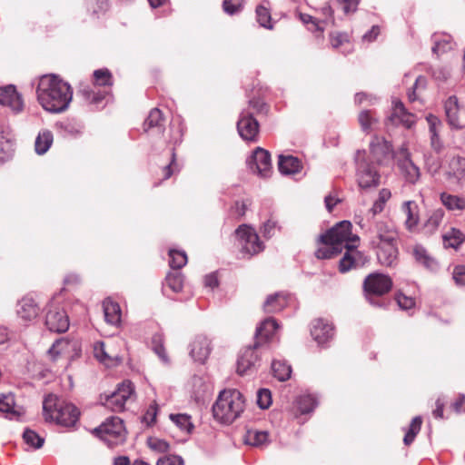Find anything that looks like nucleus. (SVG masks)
<instances>
[{
  "mask_svg": "<svg viewBox=\"0 0 465 465\" xmlns=\"http://www.w3.org/2000/svg\"><path fill=\"white\" fill-rule=\"evenodd\" d=\"M319 242H328L331 245L340 247L342 252L346 250L340 261L339 270L347 272L350 270L364 264L363 255L357 250L360 238L351 232L350 221H341L318 238Z\"/></svg>",
  "mask_w": 465,
  "mask_h": 465,
  "instance_id": "nucleus-1",
  "label": "nucleus"
},
{
  "mask_svg": "<svg viewBox=\"0 0 465 465\" xmlns=\"http://www.w3.org/2000/svg\"><path fill=\"white\" fill-rule=\"evenodd\" d=\"M36 97L44 110L60 114L67 110L73 99L71 85L55 74L40 77L36 88Z\"/></svg>",
  "mask_w": 465,
  "mask_h": 465,
  "instance_id": "nucleus-2",
  "label": "nucleus"
},
{
  "mask_svg": "<svg viewBox=\"0 0 465 465\" xmlns=\"http://www.w3.org/2000/svg\"><path fill=\"white\" fill-rule=\"evenodd\" d=\"M244 409L243 395L238 390L225 389L219 393L212 410L218 422L229 425L242 415Z\"/></svg>",
  "mask_w": 465,
  "mask_h": 465,
  "instance_id": "nucleus-3",
  "label": "nucleus"
},
{
  "mask_svg": "<svg viewBox=\"0 0 465 465\" xmlns=\"http://www.w3.org/2000/svg\"><path fill=\"white\" fill-rule=\"evenodd\" d=\"M395 157H397L398 166L406 181L415 183L420 179V172L411 161L408 150L402 147L396 154L390 142L384 140L380 143V165H391Z\"/></svg>",
  "mask_w": 465,
  "mask_h": 465,
  "instance_id": "nucleus-4",
  "label": "nucleus"
},
{
  "mask_svg": "<svg viewBox=\"0 0 465 465\" xmlns=\"http://www.w3.org/2000/svg\"><path fill=\"white\" fill-rule=\"evenodd\" d=\"M374 142L370 143L369 152L362 150L356 153L357 182L361 190L368 191L378 183V154Z\"/></svg>",
  "mask_w": 465,
  "mask_h": 465,
  "instance_id": "nucleus-5",
  "label": "nucleus"
},
{
  "mask_svg": "<svg viewBox=\"0 0 465 465\" xmlns=\"http://www.w3.org/2000/svg\"><path fill=\"white\" fill-rule=\"evenodd\" d=\"M44 415L46 420H54L64 427H72L79 420L80 411L73 403L58 400L53 395L47 396L43 403Z\"/></svg>",
  "mask_w": 465,
  "mask_h": 465,
  "instance_id": "nucleus-6",
  "label": "nucleus"
},
{
  "mask_svg": "<svg viewBox=\"0 0 465 465\" xmlns=\"http://www.w3.org/2000/svg\"><path fill=\"white\" fill-rule=\"evenodd\" d=\"M94 432L110 448L122 444L126 438L123 420L114 416L107 418L99 427L94 429Z\"/></svg>",
  "mask_w": 465,
  "mask_h": 465,
  "instance_id": "nucleus-7",
  "label": "nucleus"
},
{
  "mask_svg": "<svg viewBox=\"0 0 465 465\" xmlns=\"http://www.w3.org/2000/svg\"><path fill=\"white\" fill-rule=\"evenodd\" d=\"M399 235L393 225L380 226V262L391 266L398 256Z\"/></svg>",
  "mask_w": 465,
  "mask_h": 465,
  "instance_id": "nucleus-8",
  "label": "nucleus"
},
{
  "mask_svg": "<svg viewBox=\"0 0 465 465\" xmlns=\"http://www.w3.org/2000/svg\"><path fill=\"white\" fill-rule=\"evenodd\" d=\"M45 325L50 331L64 332L69 328V319L64 310L54 299H52L45 307Z\"/></svg>",
  "mask_w": 465,
  "mask_h": 465,
  "instance_id": "nucleus-9",
  "label": "nucleus"
},
{
  "mask_svg": "<svg viewBox=\"0 0 465 465\" xmlns=\"http://www.w3.org/2000/svg\"><path fill=\"white\" fill-rule=\"evenodd\" d=\"M236 237L244 254L252 256L263 250V243L253 228L242 224L235 231Z\"/></svg>",
  "mask_w": 465,
  "mask_h": 465,
  "instance_id": "nucleus-10",
  "label": "nucleus"
},
{
  "mask_svg": "<svg viewBox=\"0 0 465 465\" xmlns=\"http://www.w3.org/2000/svg\"><path fill=\"white\" fill-rule=\"evenodd\" d=\"M444 108L448 123L452 128L465 127V95L450 96L445 102Z\"/></svg>",
  "mask_w": 465,
  "mask_h": 465,
  "instance_id": "nucleus-11",
  "label": "nucleus"
},
{
  "mask_svg": "<svg viewBox=\"0 0 465 465\" xmlns=\"http://www.w3.org/2000/svg\"><path fill=\"white\" fill-rule=\"evenodd\" d=\"M134 389L131 381H125L121 383L117 390L107 395L104 405L114 412H120L124 410L125 403L131 400Z\"/></svg>",
  "mask_w": 465,
  "mask_h": 465,
  "instance_id": "nucleus-12",
  "label": "nucleus"
},
{
  "mask_svg": "<svg viewBox=\"0 0 465 465\" xmlns=\"http://www.w3.org/2000/svg\"><path fill=\"white\" fill-rule=\"evenodd\" d=\"M262 348L250 345L245 347L241 352L237 360V372L240 375H247L255 371L260 362V356Z\"/></svg>",
  "mask_w": 465,
  "mask_h": 465,
  "instance_id": "nucleus-13",
  "label": "nucleus"
},
{
  "mask_svg": "<svg viewBox=\"0 0 465 465\" xmlns=\"http://www.w3.org/2000/svg\"><path fill=\"white\" fill-rule=\"evenodd\" d=\"M259 123L252 115V112L242 110L237 122L239 135L244 141L255 142L259 134Z\"/></svg>",
  "mask_w": 465,
  "mask_h": 465,
  "instance_id": "nucleus-14",
  "label": "nucleus"
},
{
  "mask_svg": "<svg viewBox=\"0 0 465 465\" xmlns=\"http://www.w3.org/2000/svg\"><path fill=\"white\" fill-rule=\"evenodd\" d=\"M249 168L257 175L267 178L272 173V161L268 151L257 147L247 160Z\"/></svg>",
  "mask_w": 465,
  "mask_h": 465,
  "instance_id": "nucleus-15",
  "label": "nucleus"
},
{
  "mask_svg": "<svg viewBox=\"0 0 465 465\" xmlns=\"http://www.w3.org/2000/svg\"><path fill=\"white\" fill-rule=\"evenodd\" d=\"M311 335L319 346H328L334 337V326L326 319H315L311 323Z\"/></svg>",
  "mask_w": 465,
  "mask_h": 465,
  "instance_id": "nucleus-16",
  "label": "nucleus"
},
{
  "mask_svg": "<svg viewBox=\"0 0 465 465\" xmlns=\"http://www.w3.org/2000/svg\"><path fill=\"white\" fill-rule=\"evenodd\" d=\"M415 122V115L411 113H409L400 100L395 99L392 101V109L386 122L387 125H402L403 127L409 129L412 127Z\"/></svg>",
  "mask_w": 465,
  "mask_h": 465,
  "instance_id": "nucleus-17",
  "label": "nucleus"
},
{
  "mask_svg": "<svg viewBox=\"0 0 465 465\" xmlns=\"http://www.w3.org/2000/svg\"><path fill=\"white\" fill-rule=\"evenodd\" d=\"M40 312L41 308L38 302L29 294L21 298L16 303L15 313L25 323L36 319Z\"/></svg>",
  "mask_w": 465,
  "mask_h": 465,
  "instance_id": "nucleus-18",
  "label": "nucleus"
},
{
  "mask_svg": "<svg viewBox=\"0 0 465 465\" xmlns=\"http://www.w3.org/2000/svg\"><path fill=\"white\" fill-rule=\"evenodd\" d=\"M0 104L8 107L15 114L21 113L25 107L22 94L13 84L0 87Z\"/></svg>",
  "mask_w": 465,
  "mask_h": 465,
  "instance_id": "nucleus-19",
  "label": "nucleus"
},
{
  "mask_svg": "<svg viewBox=\"0 0 465 465\" xmlns=\"http://www.w3.org/2000/svg\"><path fill=\"white\" fill-rule=\"evenodd\" d=\"M188 348L189 354L193 361L202 364L205 362L212 351L211 341L204 335H196Z\"/></svg>",
  "mask_w": 465,
  "mask_h": 465,
  "instance_id": "nucleus-20",
  "label": "nucleus"
},
{
  "mask_svg": "<svg viewBox=\"0 0 465 465\" xmlns=\"http://www.w3.org/2000/svg\"><path fill=\"white\" fill-rule=\"evenodd\" d=\"M279 328L278 322L273 318H266L257 327L255 332V347L263 349L264 345L273 337Z\"/></svg>",
  "mask_w": 465,
  "mask_h": 465,
  "instance_id": "nucleus-21",
  "label": "nucleus"
},
{
  "mask_svg": "<svg viewBox=\"0 0 465 465\" xmlns=\"http://www.w3.org/2000/svg\"><path fill=\"white\" fill-rule=\"evenodd\" d=\"M446 176L450 183L463 186L465 184V158L461 156L452 157Z\"/></svg>",
  "mask_w": 465,
  "mask_h": 465,
  "instance_id": "nucleus-22",
  "label": "nucleus"
},
{
  "mask_svg": "<svg viewBox=\"0 0 465 465\" xmlns=\"http://www.w3.org/2000/svg\"><path fill=\"white\" fill-rule=\"evenodd\" d=\"M94 357L107 367L117 365L122 358L117 352L111 351L110 346L98 341L94 347Z\"/></svg>",
  "mask_w": 465,
  "mask_h": 465,
  "instance_id": "nucleus-23",
  "label": "nucleus"
},
{
  "mask_svg": "<svg viewBox=\"0 0 465 465\" xmlns=\"http://www.w3.org/2000/svg\"><path fill=\"white\" fill-rule=\"evenodd\" d=\"M15 151V140L9 127H0V163L8 161Z\"/></svg>",
  "mask_w": 465,
  "mask_h": 465,
  "instance_id": "nucleus-24",
  "label": "nucleus"
},
{
  "mask_svg": "<svg viewBox=\"0 0 465 465\" xmlns=\"http://www.w3.org/2000/svg\"><path fill=\"white\" fill-rule=\"evenodd\" d=\"M362 291L365 300L371 305H378V272L369 274L364 279Z\"/></svg>",
  "mask_w": 465,
  "mask_h": 465,
  "instance_id": "nucleus-25",
  "label": "nucleus"
},
{
  "mask_svg": "<svg viewBox=\"0 0 465 465\" xmlns=\"http://www.w3.org/2000/svg\"><path fill=\"white\" fill-rule=\"evenodd\" d=\"M290 296L283 292L269 295L263 303L264 312L276 313L282 311L289 304Z\"/></svg>",
  "mask_w": 465,
  "mask_h": 465,
  "instance_id": "nucleus-26",
  "label": "nucleus"
},
{
  "mask_svg": "<svg viewBox=\"0 0 465 465\" xmlns=\"http://www.w3.org/2000/svg\"><path fill=\"white\" fill-rule=\"evenodd\" d=\"M318 405V400L315 395L311 393L301 394L294 401L295 412L297 417L299 414H307L315 409Z\"/></svg>",
  "mask_w": 465,
  "mask_h": 465,
  "instance_id": "nucleus-27",
  "label": "nucleus"
},
{
  "mask_svg": "<svg viewBox=\"0 0 465 465\" xmlns=\"http://www.w3.org/2000/svg\"><path fill=\"white\" fill-rule=\"evenodd\" d=\"M330 44L333 49L341 48L343 54H351L353 51V45L351 43L350 35L344 32H332L329 35Z\"/></svg>",
  "mask_w": 465,
  "mask_h": 465,
  "instance_id": "nucleus-28",
  "label": "nucleus"
},
{
  "mask_svg": "<svg viewBox=\"0 0 465 465\" xmlns=\"http://www.w3.org/2000/svg\"><path fill=\"white\" fill-rule=\"evenodd\" d=\"M278 169L283 175H292L298 173L301 171L302 163L297 157L292 155H280Z\"/></svg>",
  "mask_w": 465,
  "mask_h": 465,
  "instance_id": "nucleus-29",
  "label": "nucleus"
},
{
  "mask_svg": "<svg viewBox=\"0 0 465 465\" xmlns=\"http://www.w3.org/2000/svg\"><path fill=\"white\" fill-rule=\"evenodd\" d=\"M103 308L106 322L115 326L118 325L122 317L120 305L112 299L107 298L103 302Z\"/></svg>",
  "mask_w": 465,
  "mask_h": 465,
  "instance_id": "nucleus-30",
  "label": "nucleus"
},
{
  "mask_svg": "<svg viewBox=\"0 0 465 465\" xmlns=\"http://www.w3.org/2000/svg\"><path fill=\"white\" fill-rule=\"evenodd\" d=\"M378 206V200L373 202L372 207L366 212L360 208L355 213V223L364 230L371 229L372 223H375L376 208Z\"/></svg>",
  "mask_w": 465,
  "mask_h": 465,
  "instance_id": "nucleus-31",
  "label": "nucleus"
},
{
  "mask_svg": "<svg viewBox=\"0 0 465 465\" xmlns=\"http://www.w3.org/2000/svg\"><path fill=\"white\" fill-rule=\"evenodd\" d=\"M412 253L416 262L423 265L426 269L432 272L438 270V262L428 253L423 246L419 244L415 245Z\"/></svg>",
  "mask_w": 465,
  "mask_h": 465,
  "instance_id": "nucleus-32",
  "label": "nucleus"
},
{
  "mask_svg": "<svg viewBox=\"0 0 465 465\" xmlns=\"http://www.w3.org/2000/svg\"><path fill=\"white\" fill-rule=\"evenodd\" d=\"M426 120L428 122V124H429V131H430V144H431V147L436 151V152H440L442 148V143L440 142V139L439 137V131H440V128L441 126V122L440 121V119L433 115V114H429L427 117H426Z\"/></svg>",
  "mask_w": 465,
  "mask_h": 465,
  "instance_id": "nucleus-33",
  "label": "nucleus"
},
{
  "mask_svg": "<svg viewBox=\"0 0 465 465\" xmlns=\"http://www.w3.org/2000/svg\"><path fill=\"white\" fill-rule=\"evenodd\" d=\"M432 39L434 42L432 52L437 55L452 50L455 45L452 37L449 35L435 34L432 36Z\"/></svg>",
  "mask_w": 465,
  "mask_h": 465,
  "instance_id": "nucleus-34",
  "label": "nucleus"
},
{
  "mask_svg": "<svg viewBox=\"0 0 465 465\" xmlns=\"http://www.w3.org/2000/svg\"><path fill=\"white\" fill-rule=\"evenodd\" d=\"M402 211L406 214V227L409 231H413L419 223L418 205L414 201H407L402 205Z\"/></svg>",
  "mask_w": 465,
  "mask_h": 465,
  "instance_id": "nucleus-35",
  "label": "nucleus"
},
{
  "mask_svg": "<svg viewBox=\"0 0 465 465\" xmlns=\"http://www.w3.org/2000/svg\"><path fill=\"white\" fill-rule=\"evenodd\" d=\"M54 141V136L51 131L42 130L39 132L35 142V153L39 155L45 154L51 147Z\"/></svg>",
  "mask_w": 465,
  "mask_h": 465,
  "instance_id": "nucleus-36",
  "label": "nucleus"
},
{
  "mask_svg": "<svg viewBox=\"0 0 465 465\" xmlns=\"http://www.w3.org/2000/svg\"><path fill=\"white\" fill-rule=\"evenodd\" d=\"M444 217V211L442 209L434 210L425 222L422 232L424 234H433L440 227Z\"/></svg>",
  "mask_w": 465,
  "mask_h": 465,
  "instance_id": "nucleus-37",
  "label": "nucleus"
},
{
  "mask_svg": "<svg viewBox=\"0 0 465 465\" xmlns=\"http://www.w3.org/2000/svg\"><path fill=\"white\" fill-rule=\"evenodd\" d=\"M245 442L255 447H263L269 442V434L266 430H249L245 436Z\"/></svg>",
  "mask_w": 465,
  "mask_h": 465,
  "instance_id": "nucleus-38",
  "label": "nucleus"
},
{
  "mask_svg": "<svg viewBox=\"0 0 465 465\" xmlns=\"http://www.w3.org/2000/svg\"><path fill=\"white\" fill-rule=\"evenodd\" d=\"M272 370L274 377L280 381H285L291 378L292 367L285 361H272Z\"/></svg>",
  "mask_w": 465,
  "mask_h": 465,
  "instance_id": "nucleus-39",
  "label": "nucleus"
},
{
  "mask_svg": "<svg viewBox=\"0 0 465 465\" xmlns=\"http://www.w3.org/2000/svg\"><path fill=\"white\" fill-rule=\"evenodd\" d=\"M440 201L450 211H460L465 209V199L458 195L442 193L440 194Z\"/></svg>",
  "mask_w": 465,
  "mask_h": 465,
  "instance_id": "nucleus-40",
  "label": "nucleus"
},
{
  "mask_svg": "<svg viewBox=\"0 0 465 465\" xmlns=\"http://www.w3.org/2000/svg\"><path fill=\"white\" fill-rule=\"evenodd\" d=\"M0 411L5 412L10 419L17 417L20 412L15 410V397L13 394L0 395Z\"/></svg>",
  "mask_w": 465,
  "mask_h": 465,
  "instance_id": "nucleus-41",
  "label": "nucleus"
},
{
  "mask_svg": "<svg viewBox=\"0 0 465 465\" xmlns=\"http://www.w3.org/2000/svg\"><path fill=\"white\" fill-rule=\"evenodd\" d=\"M465 240L464 234L458 229L451 228L450 232L443 235V243L445 247L457 249Z\"/></svg>",
  "mask_w": 465,
  "mask_h": 465,
  "instance_id": "nucleus-42",
  "label": "nucleus"
},
{
  "mask_svg": "<svg viewBox=\"0 0 465 465\" xmlns=\"http://www.w3.org/2000/svg\"><path fill=\"white\" fill-rule=\"evenodd\" d=\"M23 440L27 446H29L35 450H38V449L42 448V446L45 443V438L41 437L35 430H30V429H26L24 431Z\"/></svg>",
  "mask_w": 465,
  "mask_h": 465,
  "instance_id": "nucleus-43",
  "label": "nucleus"
},
{
  "mask_svg": "<svg viewBox=\"0 0 465 465\" xmlns=\"http://www.w3.org/2000/svg\"><path fill=\"white\" fill-rule=\"evenodd\" d=\"M422 419L420 416H416L412 419L409 429L403 438V442L405 445H410L413 442L416 435L419 433L421 428Z\"/></svg>",
  "mask_w": 465,
  "mask_h": 465,
  "instance_id": "nucleus-44",
  "label": "nucleus"
},
{
  "mask_svg": "<svg viewBox=\"0 0 465 465\" xmlns=\"http://www.w3.org/2000/svg\"><path fill=\"white\" fill-rule=\"evenodd\" d=\"M169 265L172 269H181L187 263V255L183 251L171 249L169 251Z\"/></svg>",
  "mask_w": 465,
  "mask_h": 465,
  "instance_id": "nucleus-45",
  "label": "nucleus"
},
{
  "mask_svg": "<svg viewBox=\"0 0 465 465\" xmlns=\"http://www.w3.org/2000/svg\"><path fill=\"white\" fill-rule=\"evenodd\" d=\"M163 121V114L158 108H153L150 111L148 117L144 121V130L148 131L152 128H159L162 126Z\"/></svg>",
  "mask_w": 465,
  "mask_h": 465,
  "instance_id": "nucleus-46",
  "label": "nucleus"
},
{
  "mask_svg": "<svg viewBox=\"0 0 465 465\" xmlns=\"http://www.w3.org/2000/svg\"><path fill=\"white\" fill-rule=\"evenodd\" d=\"M165 285L169 287L173 292H179L183 289V279L179 272H172L166 275Z\"/></svg>",
  "mask_w": 465,
  "mask_h": 465,
  "instance_id": "nucleus-47",
  "label": "nucleus"
},
{
  "mask_svg": "<svg viewBox=\"0 0 465 465\" xmlns=\"http://www.w3.org/2000/svg\"><path fill=\"white\" fill-rule=\"evenodd\" d=\"M322 247H319L315 252V256L318 259H331L338 253L341 252L340 247L331 245L328 242H322Z\"/></svg>",
  "mask_w": 465,
  "mask_h": 465,
  "instance_id": "nucleus-48",
  "label": "nucleus"
},
{
  "mask_svg": "<svg viewBox=\"0 0 465 465\" xmlns=\"http://www.w3.org/2000/svg\"><path fill=\"white\" fill-rule=\"evenodd\" d=\"M171 420L183 431L191 432L193 424L190 416L186 414H171Z\"/></svg>",
  "mask_w": 465,
  "mask_h": 465,
  "instance_id": "nucleus-49",
  "label": "nucleus"
},
{
  "mask_svg": "<svg viewBox=\"0 0 465 465\" xmlns=\"http://www.w3.org/2000/svg\"><path fill=\"white\" fill-rule=\"evenodd\" d=\"M256 17L257 22L261 26L268 29H272V25H271V14L267 7L263 5H258L256 7Z\"/></svg>",
  "mask_w": 465,
  "mask_h": 465,
  "instance_id": "nucleus-50",
  "label": "nucleus"
},
{
  "mask_svg": "<svg viewBox=\"0 0 465 465\" xmlns=\"http://www.w3.org/2000/svg\"><path fill=\"white\" fill-rule=\"evenodd\" d=\"M359 123L361 127V130L369 134L371 131V124L375 122V119L370 110H362L360 112Z\"/></svg>",
  "mask_w": 465,
  "mask_h": 465,
  "instance_id": "nucleus-51",
  "label": "nucleus"
},
{
  "mask_svg": "<svg viewBox=\"0 0 465 465\" xmlns=\"http://www.w3.org/2000/svg\"><path fill=\"white\" fill-rule=\"evenodd\" d=\"M152 346L155 354L163 361L168 362V357L163 345V338L161 334H154L152 338Z\"/></svg>",
  "mask_w": 465,
  "mask_h": 465,
  "instance_id": "nucleus-52",
  "label": "nucleus"
},
{
  "mask_svg": "<svg viewBox=\"0 0 465 465\" xmlns=\"http://www.w3.org/2000/svg\"><path fill=\"white\" fill-rule=\"evenodd\" d=\"M147 445L152 450L159 453L167 452L170 449V444L166 440L155 437H149Z\"/></svg>",
  "mask_w": 465,
  "mask_h": 465,
  "instance_id": "nucleus-53",
  "label": "nucleus"
},
{
  "mask_svg": "<svg viewBox=\"0 0 465 465\" xmlns=\"http://www.w3.org/2000/svg\"><path fill=\"white\" fill-rule=\"evenodd\" d=\"M80 92H81L83 97L90 104H97L100 102H102L105 97L104 93L95 91L94 89H92L89 87L83 88Z\"/></svg>",
  "mask_w": 465,
  "mask_h": 465,
  "instance_id": "nucleus-54",
  "label": "nucleus"
},
{
  "mask_svg": "<svg viewBox=\"0 0 465 465\" xmlns=\"http://www.w3.org/2000/svg\"><path fill=\"white\" fill-rule=\"evenodd\" d=\"M94 82L99 86L112 84V74L108 69H98L94 72Z\"/></svg>",
  "mask_w": 465,
  "mask_h": 465,
  "instance_id": "nucleus-55",
  "label": "nucleus"
},
{
  "mask_svg": "<svg viewBox=\"0 0 465 465\" xmlns=\"http://www.w3.org/2000/svg\"><path fill=\"white\" fill-rule=\"evenodd\" d=\"M257 404L261 409H267L272 404V394L268 389H260L257 391Z\"/></svg>",
  "mask_w": 465,
  "mask_h": 465,
  "instance_id": "nucleus-56",
  "label": "nucleus"
},
{
  "mask_svg": "<svg viewBox=\"0 0 465 465\" xmlns=\"http://www.w3.org/2000/svg\"><path fill=\"white\" fill-rule=\"evenodd\" d=\"M243 0H223V9L228 15H234L242 8Z\"/></svg>",
  "mask_w": 465,
  "mask_h": 465,
  "instance_id": "nucleus-57",
  "label": "nucleus"
},
{
  "mask_svg": "<svg viewBox=\"0 0 465 465\" xmlns=\"http://www.w3.org/2000/svg\"><path fill=\"white\" fill-rule=\"evenodd\" d=\"M86 5L88 10L92 11L94 15L104 12L108 8L107 0H86Z\"/></svg>",
  "mask_w": 465,
  "mask_h": 465,
  "instance_id": "nucleus-58",
  "label": "nucleus"
},
{
  "mask_svg": "<svg viewBox=\"0 0 465 465\" xmlns=\"http://www.w3.org/2000/svg\"><path fill=\"white\" fill-rule=\"evenodd\" d=\"M183 460L179 455H165L158 459L156 465H183Z\"/></svg>",
  "mask_w": 465,
  "mask_h": 465,
  "instance_id": "nucleus-59",
  "label": "nucleus"
},
{
  "mask_svg": "<svg viewBox=\"0 0 465 465\" xmlns=\"http://www.w3.org/2000/svg\"><path fill=\"white\" fill-rule=\"evenodd\" d=\"M395 299L399 307L401 310H410L415 306L414 299L411 297L405 296L402 293H398Z\"/></svg>",
  "mask_w": 465,
  "mask_h": 465,
  "instance_id": "nucleus-60",
  "label": "nucleus"
},
{
  "mask_svg": "<svg viewBox=\"0 0 465 465\" xmlns=\"http://www.w3.org/2000/svg\"><path fill=\"white\" fill-rule=\"evenodd\" d=\"M426 85V78L424 76H418L415 80L414 86L412 90L408 92V98L410 102H415L417 100L416 90L420 88H424Z\"/></svg>",
  "mask_w": 465,
  "mask_h": 465,
  "instance_id": "nucleus-61",
  "label": "nucleus"
},
{
  "mask_svg": "<svg viewBox=\"0 0 465 465\" xmlns=\"http://www.w3.org/2000/svg\"><path fill=\"white\" fill-rule=\"evenodd\" d=\"M245 110H249L252 112V114L255 113H266L267 112V106L266 104L260 99H252L249 102V105Z\"/></svg>",
  "mask_w": 465,
  "mask_h": 465,
  "instance_id": "nucleus-62",
  "label": "nucleus"
},
{
  "mask_svg": "<svg viewBox=\"0 0 465 465\" xmlns=\"http://www.w3.org/2000/svg\"><path fill=\"white\" fill-rule=\"evenodd\" d=\"M345 14L354 13L359 5V0H337Z\"/></svg>",
  "mask_w": 465,
  "mask_h": 465,
  "instance_id": "nucleus-63",
  "label": "nucleus"
},
{
  "mask_svg": "<svg viewBox=\"0 0 465 465\" xmlns=\"http://www.w3.org/2000/svg\"><path fill=\"white\" fill-rule=\"evenodd\" d=\"M452 278L458 285H465V266H456L452 272Z\"/></svg>",
  "mask_w": 465,
  "mask_h": 465,
  "instance_id": "nucleus-64",
  "label": "nucleus"
}]
</instances>
